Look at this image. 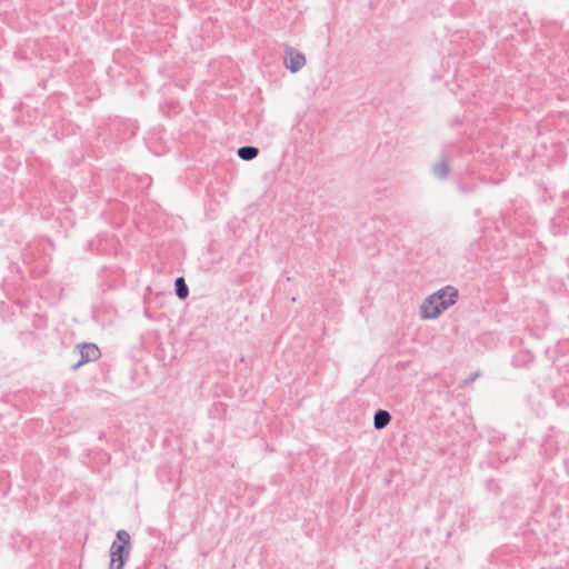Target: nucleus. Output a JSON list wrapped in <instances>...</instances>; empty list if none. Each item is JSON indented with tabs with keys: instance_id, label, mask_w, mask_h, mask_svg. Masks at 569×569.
<instances>
[{
	"instance_id": "1",
	"label": "nucleus",
	"mask_w": 569,
	"mask_h": 569,
	"mask_svg": "<svg viewBox=\"0 0 569 569\" xmlns=\"http://www.w3.org/2000/svg\"><path fill=\"white\" fill-rule=\"evenodd\" d=\"M458 290L452 286H446L428 296L420 306L421 319H437L443 311L457 302Z\"/></svg>"
},
{
	"instance_id": "2",
	"label": "nucleus",
	"mask_w": 569,
	"mask_h": 569,
	"mask_svg": "<svg viewBox=\"0 0 569 569\" xmlns=\"http://www.w3.org/2000/svg\"><path fill=\"white\" fill-rule=\"evenodd\" d=\"M130 551V535L121 529L117 532V539L110 548V567L109 569H122Z\"/></svg>"
},
{
	"instance_id": "3",
	"label": "nucleus",
	"mask_w": 569,
	"mask_h": 569,
	"mask_svg": "<svg viewBox=\"0 0 569 569\" xmlns=\"http://www.w3.org/2000/svg\"><path fill=\"white\" fill-rule=\"evenodd\" d=\"M283 63L292 73H296L305 67L306 57L292 47H288L286 48Z\"/></svg>"
},
{
	"instance_id": "4",
	"label": "nucleus",
	"mask_w": 569,
	"mask_h": 569,
	"mask_svg": "<svg viewBox=\"0 0 569 569\" xmlns=\"http://www.w3.org/2000/svg\"><path fill=\"white\" fill-rule=\"evenodd\" d=\"M78 348H79L81 359L76 365H73V367H72L73 369L79 368L81 365H83L88 361L97 360L100 357V350L93 343L79 345Z\"/></svg>"
},
{
	"instance_id": "5",
	"label": "nucleus",
	"mask_w": 569,
	"mask_h": 569,
	"mask_svg": "<svg viewBox=\"0 0 569 569\" xmlns=\"http://www.w3.org/2000/svg\"><path fill=\"white\" fill-rule=\"evenodd\" d=\"M390 420L391 416L388 411L378 410L373 417V426L376 429L380 430L386 428L390 423Z\"/></svg>"
},
{
	"instance_id": "6",
	"label": "nucleus",
	"mask_w": 569,
	"mask_h": 569,
	"mask_svg": "<svg viewBox=\"0 0 569 569\" xmlns=\"http://www.w3.org/2000/svg\"><path fill=\"white\" fill-rule=\"evenodd\" d=\"M238 157L242 160L250 161L253 160L258 153L259 150L256 147L252 146H244L238 149Z\"/></svg>"
},
{
	"instance_id": "7",
	"label": "nucleus",
	"mask_w": 569,
	"mask_h": 569,
	"mask_svg": "<svg viewBox=\"0 0 569 569\" xmlns=\"http://www.w3.org/2000/svg\"><path fill=\"white\" fill-rule=\"evenodd\" d=\"M432 171L436 177L443 179L449 174V164L446 160H441L433 164Z\"/></svg>"
},
{
	"instance_id": "8",
	"label": "nucleus",
	"mask_w": 569,
	"mask_h": 569,
	"mask_svg": "<svg viewBox=\"0 0 569 569\" xmlns=\"http://www.w3.org/2000/svg\"><path fill=\"white\" fill-rule=\"evenodd\" d=\"M176 293L180 299H184L189 295L188 286L182 277L176 279Z\"/></svg>"
}]
</instances>
